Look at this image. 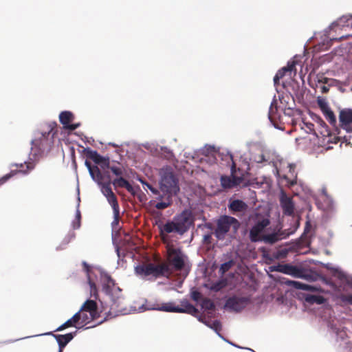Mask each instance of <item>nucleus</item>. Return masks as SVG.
Returning a JSON list of instances; mask_svg holds the SVG:
<instances>
[{"instance_id": "obj_40", "label": "nucleus", "mask_w": 352, "mask_h": 352, "mask_svg": "<svg viewBox=\"0 0 352 352\" xmlns=\"http://www.w3.org/2000/svg\"><path fill=\"white\" fill-rule=\"evenodd\" d=\"M340 299L345 305H352V294H341Z\"/></svg>"}, {"instance_id": "obj_36", "label": "nucleus", "mask_w": 352, "mask_h": 352, "mask_svg": "<svg viewBox=\"0 0 352 352\" xmlns=\"http://www.w3.org/2000/svg\"><path fill=\"white\" fill-rule=\"evenodd\" d=\"M286 69L282 67L279 69L274 77V83L275 86H278L279 85V81L281 78H283L286 74Z\"/></svg>"}, {"instance_id": "obj_10", "label": "nucleus", "mask_w": 352, "mask_h": 352, "mask_svg": "<svg viewBox=\"0 0 352 352\" xmlns=\"http://www.w3.org/2000/svg\"><path fill=\"white\" fill-rule=\"evenodd\" d=\"M74 119V114L69 111H62L59 115L60 122L63 125L65 129L70 131H74L80 126V123L70 124Z\"/></svg>"}, {"instance_id": "obj_7", "label": "nucleus", "mask_w": 352, "mask_h": 352, "mask_svg": "<svg viewBox=\"0 0 352 352\" xmlns=\"http://www.w3.org/2000/svg\"><path fill=\"white\" fill-rule=\"evenodd\" d=\"M160 190L163 193L173 195L179 191L177 180L172 172H166L162 176Z\"/></svg>"}, {"instance_id": "obj_39", "label": "nucleus", "mask_w": 352, "mask_h": 352, "mask_svg": "<svg viewBox=\"0 0 352 352\" xmlns=\"http://www.w3.org/2000/svg\"><path fill=\"white\" fill-rule=\"evenodd\" d=\"M317 102L322 112H324L326 110L330 109L325 99L318 98Z\"/></svg>"}, {"instance_id": "obj_29", "label": "nucleus", "mask_w": 352, "mask_h": 352, "mask_svg": "<svg viewBox=\"0 0 352 352\" xmlns=\"http://www.w3.org/2000/svg\"><path fill=\"white\" fill-rule=\"evenodd\" d=\"M109 168L111 173L116 175L117 177H120L123 176L124 169L123 167L120 166H111L110 163L109 162V166H105L104 168Z\"/></svg>"}, {"instance_id": "obj_49", "label": "nucleus", "mask_w": 352, "mask_h": 352, "mask_svg": "<svg viewBox=\"0 0 352 352\" xmlns=\"http://www.w3.org/2000/svg\"><path fill=\"white\" fill-rule=\"evenodd\" d=\"M321 92L323 94H326L329 91V87L326 85H322L320 87Z\"/></svg>"}, {"instance_id": "obj_57", "label": "nucleus", "mask_w": 352, "mask_h": 352, "mask_svg": "<svg viewBox=\"0 0 352 352\" xmlns=\"http://www.w3.org/2000/svg\"><path fill=\"white\" fill-rule=\"evenodd\" d=\"M294 184H296V182H291V184H292V185H294Z\"/></svg>"}, {"instance_id": "obj_17", "label": "nucleus", "mask_w": 352, "mask_h": 352, "mask_svg": "<svg viewBox=\"0 0 352 352\" xmlns=\"http://www.w3.org/2000/svg\"><path fill=\"white\" fill-rule=\"evenodd\" d=\"M25 164L26 165V170H11L10 173L5 175L2 177L0 178V186L5 184L7 181H8L10 178H12L14 175L17 174L18 173H23V174H27L30 170H33L35 167V164L33 162H25Z\"/></svg>"}, {"instance_id": "obj_27", "label": "nucleus", "mask_w": 352, "mask_h": 352, "mask_svg": "<svg viewBox=\"0 0 352 352\" xmlns=\"http://www.w3.org/2000/svg\"><path fill=\"white\" fill-rule=\"evenodd\" d=\"M101 187V192L104 196L107 198L109 196H111L114 194L112 191L111 184H112L109 176H108V180L106 182H100L98 184Z\"/></svg>"}, {"instance_id": "obj_25", "label": "nucleus", "mask_w": 352, "mask_h": 352, "mask_svg": "<svg viewBox=\"0 0 352 352\" xmlns=\"http://www.w3.org/2000/svg\"><path fill=\"white\" fill-rule=\"evenodd\" d=\"M77 314L79 316L80 324L82 326L86 325L90 322L97 319L96 317H92L88 312L81 311V309L77 312Z\"/></svg>"}, {"instance_id": "obj_1", "label": "nucleus", "mask_w": 352, "mask_h": 352, "mask_svg": "<svg viewBox=\"0 0 352 352\" xmlns=\"http://www.w3.org/2000/svg\"><path fill=\"white\" fill-rule=\"evenodd\" d=\"M56 126L55 122H51L43 125L37 132L36 138L32 141V149L35 150V155H41L51 150L57 133Z\"/></svg>"}, {"instance_id": "obj_46", "label": "nucleus", "mask_w": 352, "mask_h": 352, "mask_svg": "<svg viewBox=\"0 0 352 352\" xmlns=\"http://www.w3.org/2000/svg\"><path fill=\"white\" fill-rule=\"evenodd\" d=\"M80 217H81V216H80V211H78H78H77V213H76V220H77V223H76V225H74V228L75 229H78V228H80Z\"/></svg>"}, {"instance_id": "obj_23", "label": "nucleus", "mask_w": 352, "mask_h": 352, "mask_svg": "<svg viewBox=\"0 0 352 352\" xmlns=\"http://www.w3.org/2000/svg\"><path fill=\"white\" fill-rule=\"evenodd\" d=\"M85 165L87 167L92 178L98 182V184L101 182L103 179V176L98 167L97 166H92L91 162L87 160L85 161Z\"/></svg>"}, {"instance_id": "obj_35", "label": "nucleus", "mask_w": 352, "mask_h": 352, "mask_svg": "<svg viewBox=\"0 0 352 352\" xmlns=\"http://www.w3.org/2000/svg\"><path fill=\"white\" fill-rule=\"evenodd\" d=\"M115 287V282L114 280L111 278L108 277L107 279V283L104 285L103 286V290L108 294H111L113 291V287Z\"/></svg>"}, {"instance_id": "obj_11", "label": "nucleus", "mask_w": 352, "mask_h": 352, "mask_svg": "<svg viewBox=\"0 0 352 352\" xmlns=\"http://www.w3.org/2000/svg\"><path fill=\"white\" fill-rule=\"evenodd\" d=\"M276 270L283 274L292 276L295 278L305 277L304 272L302 269L289 264L278 265L276 267Z\"/></svg>"}, {"instance_id": "obj_12", "label": "nucleus", "mask_w": 352, "mask_h": 352, "mask_svg": "<svg viewBox=\"0 0 352 352\" xmlns=\"http://www.w3.org/2000/svg\"><path fill=\"white\" fill-rule=\"evenodd\" d=\"M270 224L267 219H263L256 222L250 231V237L252 241H257L260 239L261 233Z\"/></svg>"}, {"instance_id": "obj_2", "label": "nucleus", "mask_w": 352, "mask_h": 352, "mask_svg": "<svg viewBox=\"0 0 352 352\" xmlns=\"http://www.w3.org/2000/svg\"><path fill=\"white\" fill-rule=\"evenodd\" d=\"M192 222L191 213L188 210H184L175 216L173 221H168L164 225L159 226V229L161 235L164 233L172 232L183 234L190 228Z\"/></svg>"}, {"instance_id": "obj_19", "label": "nucleus", "mask_w": 352, "mask_h": 352, "mask_svg": "<svg viewBox=\"0 0 352 352\" xmlns=\"http://www.w3.org/2000/svg\"><path fill=\"white\" fill-rule=\"evenodd\" d=\"M111 183L116 188H124L131 195H135L133 187L126 179L123 177V176L116 177L113 181H111Z\"/></svg>"}, {"instance_id": "obj_13", "label": "nucleus", "mask_w": 352, "mask_h": 352, "mask_svg": "<svg viewBox=\"0 0 352 352\" xmlns=\"http://www.w3.org/2000/svg\"><path fill=\"white\" fill-rule=\"evenodd\" d=\"M243 181L242 177H237L232 173L231 176L223 175L221 177V185L223 188H232L239 186Z\"/></svg>"}, {"instance_id": "obj_34", "label": "nucleus", "mask_w": 352, "mask_h": 352, "mask_svg": "<svg viewBox=\"0 0 352 352\" xmlns=\"http://www.w3.org/2000/svg\"><path fill=\"white\" fill-rule=\"evenodd\" d=\"M199 320L204 322L201 318ZM204 323L211 329H214L218 334H219V332L221 331V324L219 320H214L212 323H210L209 322H204Z\"/></svg>"}, {"instance_id": "obj_31", "label": "nucleus", "mask_w": 352, "mask_h": 352, "mask_svg": "<svg viewBox=\"0 0 352 352\" xmlns=\"http://www.w3.org/2000/svg\"><path fill=\"white\" fill-rule=\"evenodd\" d=\"M326 120L333 126L336 124V118L334 113L331 111V108L322 112Z\"/></svg>"}, {"instance_id": "obj_54", "label": "nucleus", "mask_w": 352, "mask_h": 352, "mask_svg": "<svg viewBox=\"0 0 352 352\" xmlns=\"http://www.w3.org/2000/svg\"><path fill=\"white\" fill-rule=\"evenodd\" d=\"M12 166H15L16 168H22L23 167V164H22V163H21V164H12Z\"/></svg>"}, {"instance_id": "obj_55", "label": "nucleus", "mask_w": 352, "mask_h": 352, "mask_svg": "<svg viewBox=\"0 0 352 352\" xmlns=\"http://www.w3.org/2000/svg\"><path fill=\"white\" fill-rule=\"evenodd\" d=\"M210 238H211V236H210V234H207V235H205V236H204V240H205L206 241H209V240L210 239Z\"/></svg>"}, {"instance_id": "obj_26", "label": "nucleus", "mask_w": 352, "mask_h": 352, "mask_svg": "<svg viewBox=\"0 0 352 352\" xmlns=\"http://www.w3.org/2000/svg\"><path fill=\"white\" fill-rule=\"evenodd\" d=\"M305 300L311 305H322L325 302V298L320 295L307 294L305 296Z\"/></svg>"}, {"instance_id": "obj_24", "label": "nucleus", "mask_w": 352, "mask_h": 352, "mask_svg": "<svg viewBox=\"0 0 352 352\" xmlns=\"http://www.w3.org/2000/svg\"><path fill=\"white\" fill-rule=\"evenodd\" d=\"M77 324H80V320L78 314L76 313L70 319L58 327L55 331H60L71 327H76Z\"/></svg>"}, {"instance_id": "obj_14", "label": "nucleus", "mask_w": 352, "mask_h": 352, "mask_svg": "<svg viewBox=\"0 0 352 352\" xmlns=\"http://www.w3.org/2000/svg\"><path fill=\"white\" fill-rule=\"evenodd\" d=\"M84 153L88 159L93 160L97 164H101L102 168L109 166V158L101 156L96 151H93L89 148H85Z\"/></svg>"}, {"instance_id": "obj_56", "label": "nucleus", "mask_w": 352, "mask_h": 352, "mask_svg": "<svg viewBox=\"0 0 352 352\" xmlns=\"http://www.w3.org/2000/svg\"><path fill=\"white\" fill-rule=\"evenodd\" d=\"M311 126H314V125L312 124H309V126H308L309 129H311Z\"/></svg>"}, {"instance_id": "obj_42", "label": "nucleus", "mask_w": 352, "mask_h": 352, "mask_svg": "<svg viewBox=\"0 0 352 352\" xmlns=\"http://www.w3.org/2000/svg\"><path fill=\"white\" fill-rule=\"evenodd\" d=\"M322 127L325 129V132L327 133V135L328 136V138H329V139L327 140V142H334V143H337V142H338V141L339 140V138H333V139H334L335 140H334V141H333V140H331V139H332V138H331V136H329V131H327V126L326 124H325L323 121H322Z\"/></svg>"}, {"instance_id": "obj_52", "label": "nucleus", "mask_w": 352, "mask_h": 352, "mask_svg": "<svg viewBox=\"0 0 352 352\" xmlns=\"http://www.w3.org/2000/svg\"><path fill=\"white\" fill-rule=\"evenodd\" d=\"M318 82H322V83H327L328 82V78H326V77H322V79H320L318 80Z\"/></svg>"}, {"instance_id": "obj_16", "label": "nucleus", "mask_w": 352, "mask_h": 352, "mask_svg": "<svg viewBox=\"0 0 352 352\" xmlns=\"http://www.w3.org/2000/svg\"><path fill=\"white\" fill-rule=\"evenodd\" d=\"M280 206L285 215L291 216L294 214V204L291 197L283 195L280 199Z\"/></svg>"}, {"instance_id": "obj_47", "label": "nucleus", "mask_w": 352, "mask_h": 352, "mask_svg": "<svg viewBox=\"0 0 352 352\" xmlns=\"http://www.w3.org/2000/svg\"><path fill=\"white\" fill-rule=\"evenodd\" d=\"M201 296V294L199 292H194L192 294V298L194 300L197 301Z\"/></svg>"}, {"instance_id": "obj_8", "label": "nucleus", "mask_w": 352, "mask_h": 352, "mask_svg": "<svg viewBox=\"0 0 352 352\" xmlns=\"http://www.w3.org/2000/svg\"><path fill=\"white\" fill-rule=\"evenodd\" d=\"M250 302L247 297L232 296L227 299L225 307L229 310L239 312L243 310Z\"/></svg>"}, {"instance_id": "obj_51", "label": "nucleus", "mask_w": 352, "mask_h": 352, "mask_svg": "<svg viewBox=\"0 0 352 352\" xmlns=\"http://www.w3.org/2000/svg\"><path fill=\"white\" fill-rule=\"evenodd\" d=\"M82 265L85 268V270H86L87 272H89V270H90V267L89 265L85 262V261H83L82 262Z\"/></svg>"}, {"instance_id": "obj_41", "label": "nucleus", "mask_w": 352, "mask_h": 352, "mask_svg": "<svg viewBox=\"0 0 352 352\" xmlns=\"http://www.w3.org/2000/svg\"><path fill=\"white\" fill-rule=\"evenodd\" d=\"M119 220H120V211L117 212V213L116 212H113V221L111 223L113 229L116 228V226H117L118 225Z\"/></svg>"}, {"instance_id": "obj_45", "label": "nucleus", "mask_w": 352, "mask_h": 352, "mask_svg": "<svg viewBox=\"0 0 352 352\" xmlns=\"http://www.w3.org/2000/svg\"><path fill=\"white\" fill-rule=\"evenodd\" d=\"M295 65H296V63L294 61L289 62L287 63V65L286 67H283L285 69H286L287 72H292L294 69H295Z\"/></svg>"}, {"instance_id": "obj_18", "label": "nucleus", "mask_w": 352, "mask_h": 352, "mask_svg": "<svg viewBox=\"0 0 352 352\" xmlns=\"http://www.w3.org/2000/svg\"><path fill=\"white\" fill-rule=\"evenodd\" d=\"M81 311L88 312L92 317L98 318L100 314L98 310V305L96 301L93 300H86L80 308Z\"/></svg>"}, {"instance_id": "obj_44", "label": "nucleus", "mask_w": 352, "mask_h": 352, "mask_svg": "<svg viewBox=\"0 0 352 352\" xmlns=\"http://www.w3.org/2000/svg\"><path fill=\"white\" fill-rule=\"evenodd\" d=\"M277 234L280 236V240H281V239H286L287 237H288L290 235L291 232H289L287 230H283V231L279 230L277 232Z\"/></svg>"}, {"instance_id": "obj_15", "label": "nucleus", "mask_w": 352, "mask_h": 352, "mask_svg": "<svg viewBox=\"0 0 352 352\" xmlns=\"http://www.w3.org/2000/svg\"><path fill=\"white\" fill-rule=\"evenodd\" d=\"M76 331L72 333H69L65 335L54 334L52 332L46 333L47 335L52 336L57 341L59 346V351L63 352V349L66 345L74 338L76 334Z\"/></svg>"}, {"instance_id": "obj_4", "label": "nucleus", "mask_w": 352, "mask_h": 352, "mask_svg": "<svg viewBox=\"0 0 352 352\" xmlns=\"http://www.w3.org/2000/svg\"><path fill=\"white\" fill-rule=\"evenodd\" d=\"M152 309L167 312L186 313L193 316H196L199 313L198 309L187 300L181 302V307L175 306L173 302H165L161 305L157 304Z\"/></svg>"}, {"instance_id": "obj_6", "label": "nucleus", "mask_w": 352, "mask_h": 352, "mask_svg": "<svg viewBox=\"0 0 352 352\" xmlns=\"http://www.w3.org/2000/svg\"><path fill=\"white\" fill-rule=\"evenodd\" d=\"M167 261L176 271H181L185 265L186 256L179 248L167 245Z\"/></svg>"}, {"instance_id": "obj_3", "label": "nucleus", "mask_w": 352, "mask_h": 352, "mask_svg": "<svg viewBox=\"0 0 352 352\" xmlns=\"http://www.w3.org/2000/svg\"><path fill=\"white\" fill-rule=\"evenodd\" d=\"M135 272L143 278L151 277L155 279L171 274L169 265L165 263L157 265L152 263L139 265L135 267Z\"/></svg>"}, {"instance_id": "obj_5", "label": "nucleus", "mask_w": 352, "mask_h": 352, "mask_svg": "<svg viewBox=\"0 0 352 352\" xmlns=\"http://www.w3.org/2000/svg\"><path fill=\"white\" fill-rule=\"evenodd\" d=\"M231 226L236 230L239 227V223L235 218L230 216L220 217L217 223L214 234L218 239H223Z\"/></svg>"}, {"instance_id": "obj_28", "label": "nucleus", "mask_w": 352, "mask_h": 352, "mask_svg": "<svg viewBox=\"0 0 352 352\" xmlns=\"http://www.w3.org/2000/svg\"><path fill=\"white\" fill-rule=\"evenodd\" d=\"M263 241L265 243L272 245V244L276 243L277 241H280V236H278L277 232L268 234H265L263 236Z\"/></svg>"}, {"instance_id": "obj_38", "label": "nucleus", "mask_w": 352, "mask_h": 352, "mask_svg": "<svg viewBox=\"0 0 352 352\" xmlns=\"http://www.w3.org/2000/svg\"><path fill=\"white\" fill-rule=\"evenodd\" d=\"M138 181L142 183L144 186H146L148 189L151 190V192L155 195H159L160 191L155 187H153L151 184L142 179V178L138 179Z\"/></svg>"}, {"instance_id": "obj_48", "label": "nucleus", "mask_w": 352, "mask_h": 352, "mask_svg": "<svg viewBox=\"0 0 352 352\" xmlns=\"http://www.w3.org/2000/svg\"><path fill=\"white\" fill-rule=\"evenodd\" d=\"M256 161L258 163H261L263 162H265L267 161L266 159L265 158V156L264 155L261 154V155H259L257 158L256 159Z\"/></svg>"}, {"instance_id": "obj_50", "label": "nucleus", "mask_w": 352, "mask_h": 352, "mask_svg": "<svg viewBox=\"0 0 352 352\" xmlns=\"http://www.w3.org/2000/svg\"><path fill=\"white\" fill-rule=\"evenodd\" d=\"M310 228H311L310 223H309V221H307L305 227L304 233L309 232L310 230Z\"/></svg>"}, {"instance_id": "obj_30", "label": "nucleus", "mask_w": 352, "mask_h": 352, "mask_svg": "<svg viewBox=\"0 0 352 352\" xmlns=\"http://www.w3.org/2000/svg\"><path fill=\"white\" fill-rule=\"evenodd\" d=\"M107 199L109 204L111 205L113 209V212H116L117 213V212L120 211L118 199L115 194L112 195L111 196H109L107 197Z\"/></svg>"}, {"instance_id": "obj_9", "label": "nucleus", "mask_w": 352, "mask_h": 352, "mask_svg": "<svg viewBox=\"0 0 352 352\" xmlns=\"http://www.w3.org/2000/svg\"><path fill=\"white\" fill-rule=\"evenodd\" d=\"M340 126L347 133L352 132V109H344L340 111Z\"/></svg>"}, {"instance_id": "obj_43", "label": "nucleus", "mask_w": 352, "mask_h": 352, "mask_svg": "<svg viewBox=\"0 0 352 352\" xmlns=\"http://www.w3.org/2000/svg\"><path fill=\"white\" fill-rule=\"evenodd\" d=\"M89 284L90 286L91 294L94 296H96L97 295V287H96V284L94 282L91 281L90 280H89Z\"/></svg>"}, {"instance_id": "obj_58", "label": "nucleus", "mask_w": 352, "mask_h": 352, "mask_svg": "<svg viewBox=\"0 0 352 352\" xmlns=\"http://www.w3.org/2000/svg\"><path fill=\"white\" fill-rule=\"evenodd\" d=\"M344 19V17L340 18V20L342 21Z\"/></svg>"}, {"instance_id": "obj_37", "label": "nucleus", "mask_w": 352, "mask_h": 352, "mask_svg": "<svg viewBox=\"0 0 352 352\" xmlns=\"http://www.w3.org/2000/svg\"><path fill=\"white\" fill-rule=\"evenodd\" d=\"M234 262L232 260H230L223 264H221L219 272L223 274L228 271L230 270V269L234 265Z\"/></svg>"}, {"instance_id": "obj_21", "label": "nucleus", "mask_w": 352, "mask_h": 352, "mask_svg": "<svg viewBox=\"0 0 352 352\" xmlns=\"http://www.w3.org/2000/svg\"><path fill=\"white\" fill-rule=\"evenodd\" d=\"M284 283L288 286L293 287L294 288L297 289H302L310 292L318 291V288L316 287L305 284L298 281L286 280L285 281H284Z\"/></svg>"}, {"instance_id": "obj_22", "label": "nucleus", "mask_w": 352, "mask_h": 352, "mask_svg": "<svg viewBox=\"0 0 352 352\" xmlns=\"http://www.w3.org/2000/svg\"><path fill=\"white\" fill-rule=\"evenodd\" d=\"M172 196L171 195L165 194L164 195H159V197H157V199L160 200V202H157L155 207L158 210H164L165 208H167L170 206H171L173 203L172 200Z\"/></svg>"}, {"instance_id": "obj_20", "label": "nucleus", "mask_w": 352, "mask_h": 352, "mask_svg": "<svg viewBox=\"0 0 352 352\" xmlns=\"http://www.w3.org/2000/svg\"><path fill=\"white\" fill-rule=\"evenodd\" d=\"M248 208L247 204L239 199L230 201L228 206V208L232 214L236 212H244L247 210Z\"/></svg>"}, {"instance_id": "obj_33", "label": "nucleus", "mask_w": 352, "mask_h": 352, "mask_svg": "<svg viewBox=\"0 0 352 352\" xmlns=\"http://www.w3.org/2000/svg\"><path fill=\"white\" fill-rule=\"evenodd\" d=\"M201 306L206 310H213L215 308L213 301L208 298H205L201 300Z\"/></svg>"}, {"instance_id": "obj_32", "label": "nucleus", "mask_w": 352, "mask_h": 352, "mask_svg": "<svg viewBox=\"0 0 352 352\" xmlns=\"http://www.w3.org/2000/svg\"><path fill=\"white\" fill-rule=\"evenodd\" d=\"M277 110V101L274 99L271 103L268 113V117L271 122H272L275 118V114L276 113Z\"/></svg>"}, {"instance_id": "obj_53", "label": "nucleus", "mask_w": 352, "mask_h": 352, "mask_svg": "<svg viewBox=\"0 0 352 352\" xmlns=\"http://www.w3.org/2000/svg\"><path fill=\"white\" fill-rule=\"evenodd\" d=\"M295 167L296 166L294 164H289L288 168L289 169V172L293 173L294 171Z\"/></svg>"}]
</instances>
